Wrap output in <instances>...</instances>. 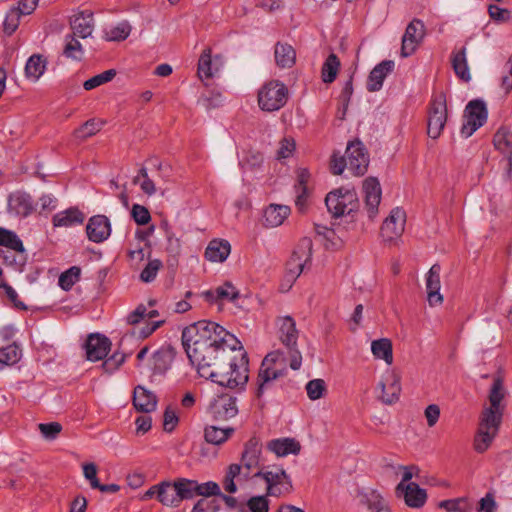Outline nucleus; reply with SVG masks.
Listing matches in <instances>:
<instances>
[{
    "label": "nucleus",
    "mask_w": 512,
    "mask_h": 512,
    "mask_svg": "<svg viewBox=\"0 0 512 512\" xmlns=\"http://www.w3.org/2000/svg\"><path fill=\"white\" fill-rule=\"evenodd\" d=\"M21 359V349L15 343L0 348V369L2 365H14Z\"/></svg>",
    "instance_id": "nucleus-48"
},
{
    "label": "nucleus",
    "mask_w": 512,
    "mask_h": 512,
    "mask_svg": "<svg viewBox=\"0 0 512 512\" xmlns=\"http://www.w3.org/2000/svg\"><path fill=\"white\" fill-rule=\"evenodd\" d=\"M231 252V245L227 240L213 239L209 242L205 257L210 262H224Z\"/></svg>",
    "instance_id": "nucleus-28"
},
{
    "label": "nucleus",
    "mask_w": 512,
    "mask_h": 512,
    "mask_svg": "<svg viewBox=\"0 0 512 512\" xmlns=\"http://www.w3.org/2000/svg\"><path fill=\"white\" fill-rule=\"evenodd\" d=\"M161 267L162 262L160 260L154 259L149 261L140 273V280L145 283L152 282L156 278Z\"/></svg>",
    "instance_id": "nucleus-54"
},
{
    "label": "nucleus",
    "mask_w": 512,
    "mask_h": 512,
    "mask_svg": "<svg viewBox=\"0 0 512 512\" xmlns=\"http://www.w3.org/2000/svg\"><path fill=\"white\" fill-rule=\"evenodd\" d=\"M290 214V207L271 204L264 211V223L267 227H278Z\"/></svg>",
    "instance_id": "nucleus-33"
},
{
    "label": "nucleus",
    "mask_w": 512,
    "mask_h": 512,
    "mask_svg": "<svg viewBox=\"0 0 512 512\" xmlns=\"http://www.w3.org/2000/svg\"><path fill=\"white\" fill-rule=\"evenodd\" d=\"M251 512H268L269 502L266 496H254L247 502Z\"/></svg>",
    "instance_id": "nucleus-61"
},
{
    "label": "nucleus",
    "mask_w": 512,
    "mask_h": 512,
    "mask_svg": "<svg viewBox=\"0 0 512 512\" xmlns=\"http://www.w3.org/2000/svg\"><path fill=\"white\" fill-rule=\"evenodd\" d=\"M505 394L503 378L499 375L495 376L489 390V406H485L480 414L474 439V449L478 453L485 452L498 434L505 408L502 404Z\"/></svg>",
    "instance_id": "nucleus-2"
},
{
    "label": "nucleus",
    "mask_w": 512,
    "mask_h": 512,
    "mask_svg": "<svg viewBox=\"0 0 512 512\" xmlns=\"http://www.w3.org/2000/svg\"><path fill=\"white\" fill-rule=\"evenodd\" d=\"M274 55L276 64L281 68H290L295 63L296 53L291 45L277 43Z\"/></svg>",
    "instance_id": "nucleus-38"
},
{
    "label": "nucleus",
    "mask_w": 512,
    "mask_h": 512,
    "mask_svg": "<svg viewBox=\"0 0 512 512\" xmlns=\"http://www.w3.org/2000/svg\"><path fill=\"white\" fill-rule=\"evenodd\" d=\"M134 185H139L141 191L147 196H152L156 193V185L154 181L148 176L147 169L140 167L137 175L132 179Z\"/></svg>",
    "instance_id": "nucleus-44"
},
{
    "label": "nucleus",
    "mask_w": 512,
    "mask_h": 512,
    "mask_svg": "<svg viewBox=\"0 0 512 512\" xmlns=\"http://www.w3.org/2000/svg\"><path fill=\"white\" fill-rule=\"evenodd\" d=\"M222 65L221 56H215L214 60L211 56V49L206 48L203 50L198 61V76L203 81L212 78L220 69Z\"/></svg>",
    "instance_id": "nucleus-22"
},
{
    "label": "nucleus",
    "mask_w": 512,
    "mask_h": 512,
    "mask_svg": "<svg viewBox=\"0 0 512 512\" xmlns=\"http://www.w3.org/2000/svg\"><path fill=\"white\" fill-rule=\"evenodd\" d=\"M175 349L171 346H164L152 355L154 373L163 374L170 367L175 358Z\"/></svg>",
    "instance_id": "nucleus-31"
},
{
    "label": "nucleus",
    "mask_w": 512,
    "mask_h": 512,
    "mask_svg": "<svg viewBox=\"0 0 512 512\" xmlns=\"http://www.w3.org/2000/svg\"><path fill=\"white\" fill-rule=\"evenodd\" d=\"M104 124L105 121L102 119H89L74 131V135L77 139L85 140L97 134L102 129Z\"/></svg>",
    "instance_id": "nucleus-43"
},
{
    "label": "nucleus",
    "mask_w": 512,
    "mask_h": 512,
    "mask_svg": "<svg viewBox=\"0 0 512 512\" xmlns=\"http://www.w3.org/2000/svg\"><path fill=\"white\" fill-rule=\"evenodd\" d=\"M495 148L509 161L512 158V132L506 127H500L493 137Z\"/></svg>",
    "instance_id": "nucleus-36"
},
{
    "label": "nucleus",
    "mask_w": 512,
    "mask_h": 512,
    "mask_svg": "<svg viewBox=\"0 0 512 512\" xmlns=\"http://www.w3.org/2000/svg\"><path fill=\"white\" fill-rule=\"evenodd\" d=\"M116 75V70L109 69L100 74H97L83 83V88L87 91L95 89L109 81H111Z\"/></svg>",
    "instance_id": "nucleus-50"
},
{
    "label": "nucleus",
    "mask_w": 512,
    "mask_h": 512,
    "mask_svg": "<svg viewBox=\"0 0 512 512\" xmlns=\"http://www.w3.org/2000/svg\"><path fill=\"white\" fill-rule=\"evenodd\" d=\"M130 215L138 225H147L151 221L149 210L140 204H134L132 206Z\"/></svg>",
    "instance_id": "nucleus-56"
},
{
    "label": "nucleus",
    "mask_w": 512,
    "mask_h": 512,
    "mask_svg": "<svg viewBox=\"0 0 512 512\" xmlns=\"http://www.w3.org/2000/svg\"><path fill=\"white\" fill-rule=\"evenodd\" d=\"M178 421L179 419L176 411L172 407L168 406L163 416V429L166 432H172L178 424Z\"/></svg>",
    "instance_id": "nucleus-62"
},
{
    "label": "nucleus",
    "mask_w": 512,
    "mask_h": 512,
    "mask_svg": "<svg viewBox=\"0 0 512 512\" xmlns=\"http://www.w3.org/2000/svg\"><path fill=\"white\" fill-rule=\"evenodd\" d=\"M72 34L76 37H89L94 28L93 14L91 12H80L70 22Z\"/></svg>",
    "instance_id": "nucleus-27"
},
{
    "label": "nucleus",
    "mask_w": 512,
    "mask_h": 512,
    "mask_svg": "<svg viewBox=\"0 0 512 512\" xmlns=\"http://www.w3.org/2000/svg\"><path fill=\"white\" fill-rule=\"evenodd\" d=\"M401 377L394 369L388 370L378 384L381 389L379 396L381 401L386 405H391L399 400L401 393Z\"/></svg>",
    "instance_id": "nucleus-14"
},
{
    "label": "nucleus",
    "mask_w": 512,
    "mask_h": 512,
    "mask_svg": "<svg viewBox=\"0 0 512 512\" xmlns=\"http://www.w3.org/2000/svg\"><path fill=\"white\" fill-rule=\"evenodd\" d=\"M133 406L137 412L151 413L156 409V396L142 386L135 387L133 391Z\"/></svg>",
    "instance_id": "nucleus-25"
},
{
    "label": "nucleus",
    "mask_w": 512,
    "mask_h": 512,
    "mask_svg": "<svg viewBox=\"0 0 512 512\" xmlns=\"http://www.w3.org/2000/svg\"><path fill=\"white\" fill-rule=\"evenodd\" d=\"M325 204L334 217H340L355 211L358 207V200L355 191L339 188L327 194Z\"/></svg>",
    "instance_id": "nucleus-8"
},
{
    "label": "nucleus",
    "mask_w": 512,
    "mask_h": 512,
    "mask_svg": "<svg viewBox=\"0 0 512 512\" xmlns=\"http://www.w3.org/2000/svg\"><path fill=\"white\" fill-rule=\"evenodd\" d=\"M451 63L457 77H459L464 82H469L471 80V74L467 60V49L465 46L459 50L452 51Z\"/></svg>",
    "instance_id": "nucleus-32"
},
{
    "label": "nucleus",
    "mask_w": 512,
    "mask_h": 512,
    "mask_svg": "<svg viewBox=\"0 0 512 512\" xmlns=\"http://www.w3.org/2000/svg\"><path fill=\"white\" fill-rule=\"evenodd\" d=\"M441 267L439 264H434L429 269L426 275V292L427 301L430 306H437L442 304L443 296L440 293L441 282H440Z\"/></svg>",
    "instance_id": "nucleus-20"
},
{
    "label": "nucleus",
    "mask_w": 512,
    "mask_h": 512,
    "mask_svg": "<svg viewBox=\"0 0 512 512\" xmlns=\"http://www.w3.org/2000/svg\"><path fill=\"white\" fill-rule=\"evenodd\" d=\"M85 214L78 207H69L56 213L52 218L54 227H72L83 224Z\"/></svg>",
    "instance_id": "nucleus-26"
},
{
    "label": "nucleus",
    "mask_w": 512,
    "mask_h": 512,
    "mask_svg": "<svg viewBox=\"0 0 512 512\" xmlns=\"http://www.w3.org/2000/svg\"><path fill=\"white\" fill-rule=\"evenodd\" d=\"M489 16L497 23H505L510 20L511 12L499 5L491 4L488 7Z\"/></svg>",
    "instance_id": "nucleus-57"
},
{
    "label": "nucleus",
    "mask_w": 512,
    "mask_h": 512,
    "mask_svg": "<svg viewBox=\"0 0 512 512\" xmlns=\"http://www.w3.org/2000/svg\"><path fill=\"white\" fill-rule=\"evenodd\" d=\"M39 430L44 438L52 440L61 432L62 426L58 422L40 423Z\"/></svg>",
    "instance_id": "nucleus-60"
},
{
    "label": "nucleus",
    "mask_w": 512,
    "mask_h": 512,
    "mask_svg": "<svg viewBox=\"0 0 512 512\" xmlns=\"http://www.w3.org/2000/svg\"><path fill=\"white\" fill-rule=\"evenodd\" d=\"M396 494L403 497L406 505L412 508L422 507L427 499L426 491L414 482L399 483L396 487Z\"/></svg>",
    "instance_id": "nucleus-17"
},
{
    "label": "nucleus",
    "mask_w": 512,
    "mask_h": 512,
    "mask_svg": "<svg viewBox=\"0 0 512 512\" xmlns=\"http://www.w3.org/2000/svg\"><path fill=\"white\" fill-rule=\"evenodd\" d=\"M405 223V211L400 207L393 208L381 226L380 234L383 241L393 242L399 239L404 232Z\"/></svg>",
    "instance_id": "nucleus-12"
},
{
    "label": "nucleus",
    "mask_w": 512,
    "mask_h": 512,
    "mask_svg": "<svg viewBox=\"0 0 512 512\" xmlns=\"http://www.w3.org/2000/svg\"><path fill=\"white\" fill-rule=\"evenodd\" d=\"M86 234L90 241L101 243L111 234V225L105 215L92 216L86 226Z\"/></svg>",
    "instance_id": "nucleus-18"
},
{
    "label": "nucleus",
    "mask_w": 512,
    "mask_h": 512,
    "mask_svg": "<svg viewBox=\"0 0 512 512\" xmlns=\"http://www.w3.org/2000/svg\"><path fill=\"white\" fill-rule=\"evenodd\" d=\"M262 445L260 441L253 437L245 444L241 454L240 463L230 464L224 479L222 481L226 492L234 494L238 488L235 479L239 483L246 482L252 478H257V470H263L261 465Z\"/></svg>",
    "instance_id": "nucleus-3"
},
{
    "label": "nucleus",
    "mask_w": 512,
    "mask_h": 512,
    "mask_svg": "<svg viewBox=\"0 0 512 512\" xmlns=\"http://www.w3.org/2000/svg\"><path fill=\"white\" fill-rule=\"evenodd\" d=\"M174 483H175V486L177 489V494H178L180 503L184 499H191L195 495H197L196 481L181 478V479H178L177 481H174Z\"/></svg>",
    "instance_id": "nucleus-49"
},
{
    "label": "nucleus",
    "mask_w": 512,
    "mask_h": 512,
    "mask_svg": "<svg viewBox=\"0 0 512 512\" xmlns=\"http://www.w3.org/2000/svg\"><path fill=\"white\" fill-rule=\"evenodd\" d=\"M218 506L215 500L202 498L194 505L192 512H216Z\"/></svg>",
    "instance_id": "nucleus-64"
},
{
    "label": "nucleus",
    "mask_w": 512,
    "mask_h": 512,
    "mask_svg": "<svg viewBox=\"0 0 512 512\" xmlns=\"http://www.w3.org/2000/svg\"><path fill=\"white\" fill-rule=\"evenodd\" d=\"M340 61L335 54H330L322 66V80L324 83H332L337 76Z\"/></svg>",
    "instance_id": "nucleus-47"
},
{
    "label": "nucleus",
    "mask_w": 512,
    "mask_h": 512,
    "mask_svg": "<svg viewBox=\"0 0 512 512\" xmlns=\"http://www.w3.org/2000/svg\"><path fill=\"white\" fill-rule=\"evenodd\" d=\"M363 193L365 210L370 219H374L378 213L381 201V187L377 178L369 177L363 181Z\"/></svg>",
    "instance_id": "nucleus-16"
},
{
    "label": "nucleus",
    "mask_w": 512,
    "mask_h": 512,
    "mask_svg": "<svg viewBox=\"0 0 512 512\" xmlns=\"http://www.w3.org/2000/svg\"><path fill=\"white\" fill-rule=\"evenodd\" d=\"M0 246L7 247L20 253L25 251L23 243L18 235L14 231L3 227H0Z\"/></svg>",
    "instance_id": "nucleus-45"
},
{
    "label": "nucleus",
    "mask_w": 512,
    "mask_h": 512,
    "mask_svg": "<svg viewBox=\"0 0 512 512\" xmlns=\"http://www.w3.org/2000/svg\"><path fill=\"white\" fill-rule=\"evenodd\" d=\"M237 399L231 395L218 396L210 405L211 413L217 420H228L238 413Z\"/></svg>",
    "instance_id": "nucleus-19"
},
{
    "label": "nucleus",
    "mask_w": 512,
    "mask_h": 512,
    "mask_svg": "<svg viewBox=\"0 0 512 512\" xmlns=\"http://www.w3.org/2000/svg\"><path fill=\"white\" fill-rule=\"evenodd\" d=\"M202 296L209 303H218L223 301L234 302L239 298V290L233 286L232 283L225 282L214 290L204 291Z\"/></svg>",
    "instance_id": "nucleus-23"
},
{
    "label": "nucleus",
    "mask_w": 512,
    "mask_h": 512,
    "mask_svg": "<svg viewBox=\"0 0 512 512\" xmlns=\"http://www.w3.org/2000/svg\"><path fill=\"white\" fill-rule=\"evenodd\" d=\"M196 488L197 495L201 496H219L221 494L219 485L213 481H208L202 484H198L196 482Z\"/></svg>",
    "instance_id": "nucleus-58"
},
{
    "label": "nucleus",
    "mask_w": 512,
    "mask_h": 512,
    "mask_svg": "<svg viewBox=\"0 0 512 512\" xmlns=\"http://www.w3.org/2000/svg\"><path fill=\"white\" fill-rule=\"evenodd\" d=\"M439 507L447 512H468L470 505L465 498L444 500L439 503Z\"/></svg>",
    "instance_id": "nucleus-53"
},
{
    "label": "nucleus",
    "mask_w": 512,
    "mask_h": 512,
    "mask_svg": "<svg viewBox=\"0 0 512 512\" xmlns=\"http://www.w3.org/2000/svg\"><path fill=\"white\" fill-rule=\"evenodd\" d=\"M371 352L375 359L383 360L387 365L393 363V346L388 338H381L371 342Z\"/></svg>",
    "instance_id": "nucleus-35"
},
{
    "label": "nucleus",
    "mask_w": 512,
    "mask_h": 512,
    "mask_svg": "<svg viewBox=\"0 0 512 512\" xmlns=\"http://www.w3.org/2000/svg\"><path fill=\"white\" fill-rule=\"evenodd\" d=\"M313 243L309 237H303L300 239L296 247L294 248L291 257L299 259L300 262L305 264L310 263L312 258Z\"/></svg>",
    "instance_id": "nucleus-46"
},
{
    "label": "nucleus",
    "mask_w": 512,
    "mask_h": 512,
    "mask_svg": "<svg viewBox=\"0 0 512 512\" xmlns=\"http://www.w3.org/2000/svg\"><path fill=\"white\" fill-rule=\"evenodd\" d=\"M288 366L290 367V356L285 346L264 357L257 377L256 395L258 398L262 397L274 380L286 375Z\"/></svg>",
    "instance_id": "nucleus-4"
},
{
    "label": "nucleus",
    "mask_w": 512,
    "mask_h": 512,
    "mask_svg": "<svg viewBox=\"0 0 512 512\" xmlns=\"http://www.w3.org/2000/svg\"><path fill=\"white\" fill-rule=\"evenodd\" d=\"M326 391V384L322 379H313L306 384V392L311 400L320 399Z\"/></svg>",
    "instance_id": "nucleus-55"
},
{
    "label": "nucleus",
    "mask_w": 512,
    "mask_h": 512,
    "mask_svg": "<svg viewBox=\"0 0 512 512\" xmlns=\"http://www.w3.org/2000/svg\"><path fill=\"white\" fill-rule=\"evenodd\" d=\"M182 344L198 374L230 389L248 382V356L241 342L215 322L201 320L182 332Z\"/></svg>",
    "instance_id": "nucleus-1"
},
{
    "label": "nucleus",
    "mask_w": 512,
    "mask_h": 512,
    "mask_svg": "<svg viewBox=\"0 0 512 512\" xmlns=\"http://www.w3.org/2000/svg\"><path fill=\"white\" fill-rule=\"evenodd\" d=\"M164 320L150 322L141 321L130 323V337L134 340L141 341L151 336L158 328L164 324Z\"/></svg>",
    "instance_id": "nucleus-34"
},
{
    "label": "nucleus",
    "mask_w": 512,
    "mask_h": 512,
    "mask_svg": "<svg viewBox=\"0 0 512 512\" xmlns=\"http://www.w3.org/2000/svg\"><path fill=\"white\" fill-rule=\"evenodd\" d=\"M306 265L307 264L300 262L299 259L290 257L287 262L285 272V281L288 282V286L284 287V285H282V292H287L290 290L296 279L303 272Z\"/></svg>",
    "instance_id": "nucleus-40"
},
{
    "label": "nucleus",
    "mask_w": 512,
    "mask_h": 512,
    "mask_svg": "<svg viewBox=\"0 0 512 512\" xmlns=\"http://www.w3.org/2000/svg\"><path fill=\"white\" fill-rule=\"evenodd\" d=\"M487 108L482 100L476 99L470 101L464 112V123L461 128V135L465 138L470 137L487 120Z\"/></svg>",
    "instance_id": "nucleus-10"
},
{
    "label": "nucleus",
    "mask_w": 512,
    "mask_h": 512,
    "mask_svg": "<svg viewBox=\"0 0 512 512\" xmlns=\"http://www.w3.org/2000/svg\"><path fill=\"white\" fill-rule=\"evenodd\" d=\"M125 358L126 355L124 353L115 352L103 362L102 366L106 372L112 373L125 361Z\"/></svg>",
    "instance_id": "nucleus-63"
},
{
    "label": "nucleus",
    "mask_w": 512,
    "mask_h": 512,
    "mask_svg": "<svg viewBox=\"0 0 512 512\" xmlns=\"http://www.w3.org/2000/svg\"><path fill=\"white\" fill-rule=\"evenodd\" d=\"M158 501L168 507H178L180 505L174 482L163 481L160 483Z\"/></svg>",
    "instance_id": "nucleus-37"
},
{
    "label": "nucleus",
    "mask_w": 512,
    "mask_h": 512,
    "mask_svg": "<svg viewBox=\"0 0 512 512\" xmlns=\"http://www.w3.org/2000/svg\"><path fill=\"white\" fill-rule=\"evenodd\" d=\"M288 89L278 80H272L261 87L258 92L259 107L268 112L281 109L287 102Z\"/></svg>",
    "instance_id": "nucleus-7"
},
{
    "label": "nucleus",
    "mask_w": 512,
    "mask_h": 512,
    "mask_svg": "<svg viewBox=\"0 0 512 512\" xmlns=\"http://www.w3.org/2000/svg\"><path fill=\"white\" fill-rule=\"evenodd\" d=\"M110 348V339L100 333L89 334L84 344L87 359L94 362L104 359Z\"/></svg>",
    "instance_id": "nucleus-15"
},
{
    "label": "nucleus",
    "mask_w": 512,
    "mask_h": 512,
    "mask_svg": "<svg viewBox=\"0 0 512 512\" xmlns=\"http://www.w3.org/2000/svg\"><path fill=\"white\" fill-rule=\"evenodd\" d=\"M278 326L279 340L285 346L290 356V368L298 370L302 364V355L296 347L298 331L295 321L290 316L281 317L278 320Z\"/></svg>",
    "instance_id": "nucleus-6"
},
{
    "label": "nucleus",
    "mask_w": 512,
    "mask_h": 512,
    "mask_svg": "<svg viewBox=\"0 0 512 512\" xmlns=\"http://www.w3.org/2000/svg\"><path fill=\"white\" fill-rule=\"evenodd\" d=\"M267 448L278 457H284L289 454L297 455L300 452L301 445L294 438H281L269 441Z\"/></svg>",
    "instance_id": "nucleus-30"
},
{
    "label": "nucleus",
    "mask_w": 512,
    "mask_h": 512,
    "mask_svg": "<svg viewBox=\"0 0 512 512\" xmlns=\"http://www.w3.org/2000/svg\"><path fill=\"white\" fill-rule=\"evenodd\" d=\"M447 121L446 98L443 93L437 95L430 106L427 121V134L432 139L441 135Z\"/></svg>",
    "instance_id": "nucleus-9"
},
{
    "label": "nucleus",
    "mask_w": 512,
    "mask_h": 512,
    "mask_svg": "<svg viewBox=\"0 0 512 512\" xmlns=\"http://www.w3.org/2000/svg\"><path fill=\"white\" fill-rule=\"evenodd\" d=\"M136 425L135 434L142 436L146 434L152 427V418L149 413H143L134 420Z\"/></svg>",
    "instance_id": "nucleus-59"
},
{
    "label": "nucleus",
    "mask_w": 512,
    "mask_h": 512,
    "mask_svg": "<svg viewBox=\"0 0 512 512\" xmlns=\"http://www.w3.org/2000/svg\"><path fill=\"white\" fill-rule=\"evenodd\" d=\"M425 36V25L419 19H413L406 27L402 37L401 56L412 55Z\"/></svg>",
    "instance_id": "nucleus-13"
},
{
    "label": "nucleus",
    "mask_w": 512,
    "mask_h": 512,
    "mask_svg": "<svg viewBox=\"0 0 512 512\" xmlns=\"http://www.w3.org/2000/svg\"><path fill=\"white\" fill-rule=\"evenodd\" d=\"M256 477L266 482L268 496L279 497L293 489L289 475L279 466H264L263 470H257Z\"/></svg>",
    "instance_id": "nucleus-5"
},
{
    "label": "nucleus",
    "mask_w": 512,
    "mask_h": 512,
    "mask_svg": "<svg viewBox=\"0 0 512 512\" xmlns=\"http://www.w3.org/2000/svg\"><path fill=\"white\" fill-rule=\"evenodd\" d=\"M394 66L395 64L392 60H384L377 64L368 76L367 90L369 92L379 91L387 75L393 71Z\"/></svg>",
    "instance_id": "nucleus-21"
},
{
    "label": "nucleus",
    "mask_w": 512,
    "mask_h": 512,
    "mask_svg": "<svg viewBox=\"0 0 512 512\" xmlns=\"http://www.w3.org/2000/svg\"><path fill=\"white\" fill-rule=\"evenodd\" d=\"M21 11L18 8L8 10L3 22V30L8 36L12 35L18 28L21 18Z\"/></svg>",
    "instance_id": "nucleus-52"
},
{
    "label": "nucleus",
    "mask_w": 512,
    "mask_h": 512,
    "mask_svg": "<svg viewBox=\"0 0 512 512\" xmlns=\"http://www.w3.org/2000/svg\"><path fill=\"white\" fill-rule=\"evenodd\" d=\"M234 433V428H220L217 426H208L205 428L204 437L205 440L213 445H220L227 441Z\"/></svg>",
    "instance_id": "nucleus-39"
},
{
    "label": "nucleus",
    "mask_w": 512,
    "mask_h": 512,
    "mask_svg": "<svg viewBox=\"0 0 512 512\" xmlns=\"http://www.w3.org/2000/svg\"><path fill=\"white\" fill-rule=\"evenodd\" d=\"M80 274L81 269L77 266H72L60 275L58 280L59 286L65 291L70 290L79 280Z\"/></svg>",
    "instance_id": "nucleus-51"
},
{
    "label": "nucleus",
    "mask_w": 512,
    "mask_h": 512,
    "mask_svg": "<svg viewBox=\"0 0 512 512\" xmlns=\"http://www.w3.org/2000/svg\"><path fill=\"white\" fill-rule=\"evenodd\" d=\"M8 209L11 213L26 217L32 213L34 206L31 196L24 192H15L8 198Z\"/></svg>",
    "instance_id": "nucleus-24"
},
{
    "label": "nucleus",
    "mask_w": 512,
    "mask_h": 512,
    "mask_svg": "<svg viewBox=\"0 0 512 512\" xmlns=\"http://www.w3.org/2000/svg\"><path fill=\"white\" fill-rule=\"evenodd\" d=\"M63 55L75 61H81L84 55V49L76 36L67 34L65 36V45Z\"/></svg>",
    "instance_id": "nucleus-42"
},
{
    "label": "nucleus",
    "mask_w": 512,
    "mask_h": 512,
    "mask_svg": "<svg viewBox=\"0 0 512 512\" xmlns=\"http://www.w3.org/2000/svg\"><path fill=\"white\" fill-rule=\"evenodd\" d=\"M345 160L347 168L355 176H362L366 173L369 165V156L363 143L355 140L348 143Z\"/></svg>",
    "instance_id": "nucleus-11"
},
{
    "label": "nucleus",
    "mask_w": 512,
    "mask_h": 512,
    "mask_svg": "<svg viewBox=\"0 0 512 512\" xmlns=\"http://www.w3.org/2000/svg\"><path fill=\"white\" fill-rule=\"evenodd\" d=\"M46 69V60L40 54L32 55L25 66V75L27 78L38 80Z\"/></svg>",
    "instance_id": "nucleus-41"
},
{
    "label": "nucleus",
    "mask_w": 512,
    "mask_h": 512,
    "mask_svg": "<svg viewBox=\"0 0 512 512\" xmlns=\"http://www.w3.org/2000/svg\"><path fill=\"white\" fill-rule=\"evenodd\" d=\"M359 503L371 512H390L386 500L375 490H365L358 494Z\"/></svg>",
    "instance_id": "nucleus-29"
}]
</instances>
